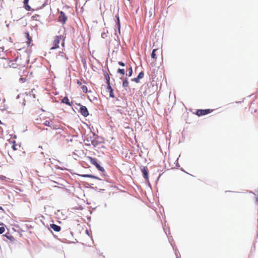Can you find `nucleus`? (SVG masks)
I'll return each instance as SVG.
<instances>
[{
	"mask_svg": "<svg viewBox=\"0 0 258 258\" xmlns=\"http://www.w3.org/2000/svg\"><path fill=\"white\" fill-rule=\"evenodd\" d=\"M88 161H89V162H90L92 165H94L98 170H99V171H101V172H104V171H105V170H104V168H103V167H101V166H100V165L97 163V160H96V159L93 158L91 157H88Z\"/></svg>",
	"mask_w": 258,
	"mask_h": 258,
	"instance_id": "obj_1",
	"label": "nucleus"
},
{
	"mask_svg": "<svg viewBox=\"0 0 258 258\" xmlns=\"http://www.w3.org/2000/svg\"><path fill=\"white\" fill-rule=\"evenodd\" d=\"M61 39V36H56L53 41V46L51 47L50 49H55L58 48Z\"/></svg>",
	"mask_w": 258,
	"mask_h": 258,
	"instance_id": "obj_2",
	"label": "nucleus"
},
{
	"mask_svg": "<svg viewBox=\"0 0 258 258\" xmlns=\"http://www.w3.org/2000/svg\"><path fill=\"white\" fill-rule=\"evenodd\" d=\"M212 111V110H210L209 109H199L197 111V115L198 116H202L211 113Z\"/></svg>",
	"mask_w": 258,
	"mask_h": 258,
	"instance_id": "obj_3",
	"label": "nucleus"
},
{
	"mask_svg": "<svg viewBox=\"0 0 258 258\" xmlns=\"http://www.w3.org/2000/svg\"><path fill=\"white\" fill-rule=\"evenodd\" d=\"M67 20V17L65 15V14L62 12L61 11L59 13V16L58 17V21L59 22H61L62 24H64Z\"/></svg>",
	"mask_w": 258,
	"mask_h": 258,
	"instance_id": "obj_4",
	"label": "nucleus"
},
{
	"mask_svg": "<svg viewBox=\"0 0 258 258\" xmlns=\"http://www.w3.org/2000/svg\"><path fill=\"white\" fill-rule=\"evenodd\" d=\"M80 111L81 114L84 117H87L89 115L88 109L85 106H81Z\"/></svg>",
	"mask_w": 258,
	"mask_h": 258,
	"instance_id": "obj_5",
	"label": "nucleus"
},
{
	"mask_svg": "<svg viewBox=\"0 0 258 258\" xmlns=\"http://www.w3.org/2000/svg\"><path fill=\"white\" fill-rule=\"evenodd\" d=\"M144 73L143 72H141L138 77L137 78H135L134 79H133L132 80L135 82H136V83H139V80L140 79H142L143 77H144Z\"/></svg>",
	"mask_w": 258,
	"mask_h": 258,
	"instance_id": "obj_6",
	"label": "nucleus"
},
{
	"mask_svg": "<svg viewBox=\"0 0 258 258\" xmlns=\"http://www.w3.org/2000/svg\"><path fill=\"white\" fill-rule=\"evenodd\" d=\"M141 170H142V172L143 173L144 177L146 180H148V174L147 168L146 167L143 166L142 167Z\"/></svg>",
	"mask_w": 258,
	"mask_h": 258,
	"instance_id": "obj_7",
	"label": "nucleus"
},
{
	"mask_svg": "<svg viewBox=\"0 0 258 258\" xmlns=\"http://www.w3.org/2000/svg\"><path fill=\"white\" fill-rule=\"evenodd\" d=\"M50 227L55 231L58 232L61 230V227L54 224H50Z\"/></svg>",
	"mask_w": 258,
	"mask_h": 258,
	"instance_id": "obj_8",
	"label": "nucleus"
},
{
	"mask_svg": "<svg viewBox=\"0 0 258 258\" xmlns=\"http://www.w3.org/2000/svg\"><path fill=\"white\" fill-rule=\"evenodd\" d=\"M115 17L116 18V24L117 29L118 30V33H120V23L119 18L118 16H116Z\"/></svg>",
	"mask_w": 258,
	"mask_h": 258,
	"instance_id": "obj_9",
	"label": "nucleus"
},
{
	"mask_svg": "<svg viewBox=\"0 0 258 258\" xmlns=\"http://www.w3.org/2000/svg\"><path fill=\"white\" fill-rule=\"evenodd\" d=\"M25 35L27 39L26 43H27L28 45H30L32 41V38L30 36L29 33H25Z\"/></svg>",
	"mask_w": 258,
	"mask_h": 258,
	"instance_id": "obj_10",
	"label": "nucleus"
},
{
	"mask_svg": "<svg viewBox=\"0 0 258 258\" xmlns=\"http://www.w3.org/2000/svg\"><path fill=\"white\" fill-rule=\"evenodd\" d=\"M107 89H108V90L109 91V96L110 97L114 98V93L113 92V90L112 88H111L110 85H109V86H107Z\"/></svg>",
	"mask_w": 258,
	"mask_h": 258,
	"instance_id": "obj_11",
	"label": "nucleus"
},
{
	"mask_svg": "<svg viewBox=\"0 0 258 258\" xmlns=\"http://www.w3.org/2000/svg\"><path fill=\"white\" fill-rule=\"evenodd\" d=\"M61 102L63 103H65L68 105H70L71 106V104L69 101V98H68V97L66 96V97H64L63 98V99H62L61 100Z\"/></svg>",
	"mask_w": 258,
	"mask_h": 258,
	"instance_id": "obj_12",
	"label": "nucleus"
},
{
	"mask_svg": "<svg viewBox=\"0 0 258 258\" xmlns=\"http://www.w3.org/2000/svg\"><path fill=\"white\" fill-rule=\"evenodd\" d=\"M120 79L123 80L122 86L123 87H126L128 86V82L127 78L122 79V78H120Z\"/></svg>",
	"mask_w": 258,
	"mask_h": 258,
	"instance_id": "obj_13",
	"label": "nucleus"
},
{
	"mask_svg": "<svg viewBox=\"0 0 258 258\" xmlns=\"http://www.w3.org/2000/svg\"><path fill=\"white\" fill-rule=\"evenodd\" d=\"M82 176L84 177H90L92 178L99 179V178L98 177L92 174H83L82 175Z\"/></svg>",
	"mask_w": 258,
	"mask_h": 258,
	"instance_id": "obj_14",
	"label": "nucleus"
},
{
	"mask_svg": "<svg viewBox=\"0 0 258 258\" xmlns=\"http://www.w3.org/2000/svg\"><path fill=\"white\" fill-rule=\"evenodd\" d=\"M23 3H24V8L25 9L29 11H30L31 10V7L28 5V2H27L26 3H25V2H23Z\"/></svg>",
	"mask_w": 258,
	"mask_h": 258,
	"instance_id": "obj_15",
	"label": "nucleus"
},
{
	"mask_svg": "<svg viewBox=\"0 0 258 258\" xmlns=\"http://www.w3.org/2000/svg\"><path fill=\"white\" fill-rule=\"evenodd\" d=\"M117 73H119L124 75L125 74V71L123 69H118L117 71Z\"/></svg>",
	"mask_w": 258,
	"mask_h": 258,
	"instance_id": "obj_16",
	"label": "nucleus"
},
{
	"mask_svg": "<svg viewBox=\"0 0 258 258\" xmlns=\"http://www.w3.org/2000/svg\"><path fill=\"white\" fill-rule=\"evenodd\" d=\"M105 78H106V80L107 81V86H109V85H110V77L109 76V75L107 74L106 75H105Z\"/></svg>",
	"mask_w": 258,
	"mask_h": 258,
	"instance_id": "obj_17",
	"label": "nucleus"
},
{
	"mask_svg": "<svg viewBox=\"0 0 258 258\" xmlns=\"http://www.w3.org/2000/svg\"><path fill=\"white\" fill-rule=\"evenodd\" d=\"M156 51V49H154L153 50L152 52V53H151V57L152 58H156V54H155V51Z\"/></svg>",
	"mask_w": 258,
	"mask_h": 258,
	"instance_id": "obj_18",
	"label": "nucleus"
},
{
	"mask_svg": "<svg viewBox=\"0 0 258 258\" xmlns=\"http://www.w3.org/2000/svg\"><path fill=\"white\" fill-rule=\"evenodd\" d=\"M132 74H133V70H132V68L131 67L128 69V73L127 75L128 77H131V76H132Z\"/></svg>",
	"mask_w": 258,
	"mask_h": 258,
	"instance_id": "obj_19",
	"label": "nucleus"
},
{
	"mask_svg": "<svg viewBox=\"0 0 258 258\" xmlns=\"http://www.w3.org/2000/svg\"><path fill=\"white\" fill-rule=\"evenodd\" d=\"M82 89L84 92L86 93L87 92V90H88L87 87V86H86L85 85H84L82 87Z\"/></svg>",
	"mask_w": 258,
	"mask_h": 258,
	"instance_id": "obj_20",
	"label": "nucleus"
},
{
	"mask_svg": "<svg viewBox=\"0 0 258 258\" xmlns=\"http://www.w3.org/2000/svg\"><path fill=\"white\" fill-rule=\"evenodd\" d=\"M5 229L4 227H0V234L3 233L5 232Z\"/></svg>",
	"mask_w": 258,
	"mask_h": 258,
	"instance_id": "obj_21",
	"label": "nucleus"
},
{
	"mask_svg": "<svg viewBox=\"0 0 258 258\" xmlns=\"http://www.w3.org/2000/svg\"><path fill=\"white\" fill-rule=\"evenodd\" d=\"M107 37V33L105 32H103L101 34V37L102 38H105Z\"/></svg>",
	"mask_w": 258,
	"mask_h": 258,
	"instance_id": "obj_22",
	"label": "nucleus"
},
{
	"mask_svg": "<svg viewBox=\"0 0 258 258\" xmlns=\"http://www.w3.org/2000/svg\"><path fill=\"white\" fill-rule=\"evenodd\" d=\"M118 64L121 66H122V67H124L125 66L124 63L123 62H121V61H119L118 62Z\"/></svg>",
	"mask_w": 258,
	"mask_h": 258,
	"instance_id": "obj_23",
	"label": "nucleus"
},
{
	"mask_svg": "<svg viewBox=\"0 0 258 258\" xmlns=\"http://www.w3.org/2000/svg\"><path fill=\"white\" fill-rule=\"evenodd\" d=\"M45 125L46 126H49V122L48 121H45Z\"/></svg>",
	"mask_w": 258,
	"mask_h": 258,
	"instance_id": "obj_24",
	"label": "nucleus"
},
{
	"mask_svg": "<svg viewBox=\"0 0 258 258\" xmlns=\"http://www.w3.org/2000/svg\"><path fill=\"white\" fill-rule=\"evenodd\" d=\"M2 111H4L6 110V108L4 107V108H2L1 109Z\"/></svg>",
	"mask_w": 258,
	"mask_h": 258,
	"instance_id": "obj_25",
	"label": "nucleus"
},
{
	"mask_svg": "<svg viewBox=\"0 0 258 258\" xmlns=\"http://www.w3.org/2000/svg\"><path fill=\"white\" fill-rule=\"evenodd\" d=\"M13 149H14V150H17V149L16 148V147H15V145H13Z\"/></svg>",
	"mask_w": 258,
	"mask_h": 258,
	"instance_id": "obj_26",
	"label": "nucleus"
},
{
	"mask_svg": "<svg viewBox=\"0 0 258 258\" xmlns=\"http://www.w3.org/2000/svg\"><path fill=\"white\" fill-rule=\"evenodd\" d=\"M0 49H1L2 51H4V47H1V48H0Z\"/></svg>",
	"mask_w": 258,
	"mask_h": 258,
	"instance_id": "obj_27",
	"label": "nucleus"
},
{
	"mask_svg": "<svg viewBox=\"0 0 258 258\" xmlns=\"http://www.w3.org/2000/svg\"><path fill=\"white\" fill-rule=\"evenodd\" d=\"M29 0H24V2H25V3H26L27 2H29Z\"/></svg>",
	"mask_w": 258,
	"mask_h": 258,
	"instance_id": "obj_28",
	"label": "nucleus"
},
{
	"mask_svg": "<svg viewBox=\"0 0 258 258\" xmlns=\"http://www.w3.org/2000/svg\"><path fill=\"white\" fill-rule=\"evenodd\" d=\"M0 210H2L3 211L4 209H3V208L2 207L0 206Z\"/></svg>",
	"mask_w": 258,
	"mask_h": 258,
	"instance_id": "obj_29",
	"label": "nucleus"
},
{
	"mask_svg": "<svg viewBox=\"0 0 258 258\" xmlns=\"http://www.w3.org/2000/svg\"><path fill=\"white\" fill-rule=\"evenodd\" d=\"M176 166H178V167H179V165H178V163H177Z\"/></svg>",
	"mask_w": 258,
	"mask_h": 258,
	"instance_id": "obj_30",
	"label": "nucleus"
},
{
	"mask_svg": "<svg viewBox=\"0 0 258 258\" xmlns=\"http://www.w3.org/2000/svg\"><path fill=\"white\" fill-rule=\"evenodd\" d=\"M3 225V223H1V222H0V225Z\"/></svg>",
	"mask_w": 258,
	"mask_h": 258,
	"instance_id": "obj_31",
	"label": "nucleus"
},
{
	"mask_svg": "<svg viewBox=\"0 0 258 258\" xmlns=\"http://www.w3.org/2000/svg\"><path fill=\"white\" fill-rule=\"evenodd\" d=\"M20 97L19 95H18L17 97V99H18Z\"/></svg>",
	"mask_w": 258,
	"mask_h": 258,
	"instance_id": "obj_32",
	"label": "nucleus"
},
{
	"mask_svg": "<svg viewBox=\"0 0 258 258\" xmlns=\"http://www.w3.org/2000/svg\"><path fill=\"white\" fill-rule=\"evenodd\" d=\"M87 234H88V230H86Z\"/></svg>",
	"mask_w": 258,
	"mask_h": 258,
	"instance_id": "obj_33",
	"label": "nucleus"
}]
</instances>
